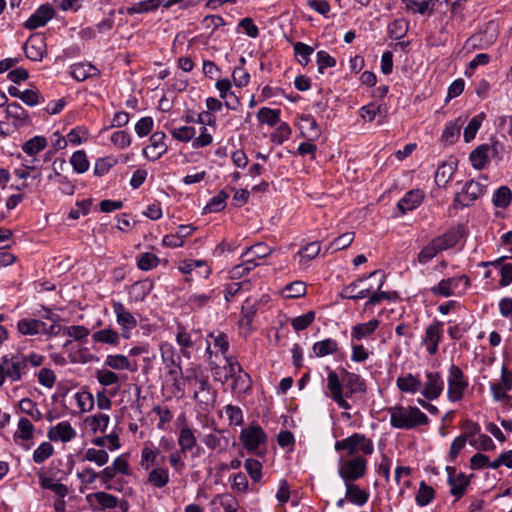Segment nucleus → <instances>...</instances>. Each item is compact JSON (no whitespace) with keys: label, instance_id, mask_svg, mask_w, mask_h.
<instances>
[{"label":"nucleus","instance_id":"17","mask_svg":"<svg viewBox=\"0 0 512 512\" xmlns=\"http://www.w3.org/2000/svg\"><path fill=\"white\" fill-rule=\"evenodd\" d=\"M54 16V9L50 4L40 5L36 11L27 19L25 27L34 30L43 27Z\"/></svg>","mask_w":512,"mask_h":512},{"label":"nucleus","instance_id":"39","mask_svg":"<svg viewBox=\"0 0 512 512\" xmlns=\"http://www.w3.org/2000/svg\"><path fill=\"white\" fill-rule=\"evenodd\" d=\"M338 349V344L334 339L327 338L316 342L313 345V352L317 357H324L334 354Z\"/></svg>","mask_w":512,"mask_h":512},{"label":"nucleus","instance_id":"14","mask_svg":"<svg viewBox=\"0 0 512 512\" xmlns=\"http://www.w3.org/2000/svg\"><path fill=\"white\" fill-rule=\"evenodd\" d=\"M443 337V323L436 321L429 325L425 330L423 344L430 355H435L438 351V344Z\"/></svg>","mask_w":512,"mask_h":512},{"label":"nucleus","instance_id":"25","mask_svg":"<svg viewBox=\"0 0 512 512\" xmlns=\"http://www.w3.org/2000/svg\"><path fill=\"white\" fill-rule=\"evenodd\" d=\"M346 499L357 506H363L368 502L369 493L368 491L361 489L357 484L346 483Z\"/></svg>","mask_w":512,"mask_h":512},{"label":"nucleus","instance_id":"29","mask_svg":"<svg viewBox=\"0 0 512 512\" xmlns=\"http://www.w3.org/2000/svg\"><path fill=\"white\" fill-rule=\"evenodd\" d=\"M104 364L114 370H129L132 372L137 370L136 363L132 364L128 357L122 354L108 355Z\"/></svg>","mask_w":512,"mask_h":512},{"label":"nucleus","instance_id":"16","mask_svg":"<svg viewBox=\"0 0 512 512\" xmlns=\"http://www.w3.org/2000/svg\"><path fill=\"white\" fill-rule=\"evenodd\" d=\"M446 471L448 473L450 493L456 497V499H460L465 494L470 481L464 473L456 475V469L454 467L448 466Z\"/></svg>","mask_w":512,"mask_h":512},{"label":"nucleus","instance_id":"33","mask_svg":"<svg viewBox=\"0 0 512 512\" xmlns=\"http://www.w3.org/2000/svg\"><path fill=\"white\" fill-rule=\"evenodd\" d=\"M169 477L167 468L156 466L148 473L147 482L155 488H163L169 483Z\"/></svg>","mask_w":512,"mask_h":512},{"label":"nucleus","instance_id":"41","mask_svg":"<svg viewBox=\"0 0 512 512\" xmlns=\"http://www.w3.org/2000/svg\"><path fill=\"white\" fill-rule=\"evenodd\" d=\"M484 119H485V114L482 112V113H479L476 116H474L469 121V123L465 127L464 133H463V138H464L465 142L468 143V142L472 141L475 138V136H476L478 130L480 129Z\"/></svg>","mask_w":512,"mask_h":512},{"label":"nucleus","instance_id":"55","mask_svg":"<svg viewBox=\"0 0 512 512\" xmlns=\"http://www.w3.org/2000/svg\"><path fill=\"white\" fill-rule=\"evenodd\" d=\"M159 455L158 449L145 445L141 451V466L145 469H149L150 466L157 465V457Z\"/></svg>","mask_w":512,"mask_h":512},{"label":"nucleus","instance_id":"62","mask_svg":"<svg viewBox=\"0 0 512 512\" xmlns=\"http://www.w3.org/2000/svg\"><path fill=\"white\" fill-rule=\"evenodd\" d=\"M314 320L315 312L308 311L307 313L292 319L291 325L295 331H302L310 326Z\"/></svg>","mask_w":512,"mask_h":512},{"label":"nucleus","instance_id":"28","mask_svg":"<svg viewBox=\"0 0 512 512\" xmlns=\"http://www.w3.org/2000/svg\"><path fill=\"white\" fill-rule=\"evenodd\" d=\"M460 231L458 229H449L444 234L433 238L432 240L438 247V250L444 251L454 247L460 240Z\"/></svg>","mask_w":512,"mask_h":512},{"label":"nucleus","instance_id":"53","mask_svg":"<svg viewBox=\"0 0 512 512\" xmlns=\"http://www.w3.org/2000/svg\"><path fill=\"white\" fill-rule=\"evenodd\" d=\"M286 298H300L306 294V284L303 281H294L287 284L283 290Z\"/></svg>","mask_w":512,"mask_h":512},{"label":"nucleus","instance_id":"54","mask_svg":"<svg viewBox=\"0 0 512 512\" xmlns=\"http://www.w3.org/2000/svg\"><path fill=\"white\" fill-rule=\"evenodd\" d=\"M89 497H93L103 509H112L118 506V498L106 492H96Z\"/></svg>","mask_w":512,"mask_h":512},{"label":"nucleus","instance_id":"27","mask_svg":"<svg viewBox=\"0 0 512 512\" xmlns=\"http://www.w3.org/2000/svg\"><path fill=\"white\" fill-rule=\"evenodd\" d=\"M320 250V243L318 241H313L301 248L295 255V258L299 259V265L301 267L306 268L308 263L317 257V255L320 253Z\"/></svg>","mask_w":512,"mask_h":512},{"label":"nucleus","instance_id":"49","mask_svg":"<svg viewBox=\"0 0 512 512\" xmlns=\"http://www.w3.org/2000/svg\"><path fill=\"white\" fill-rule=\"evenodd\" d=\"M85 460L94 462L98 466H104L109 460L107 451L103 449L88 448L84 454Z\"/></svg>","mask_w":512,"mask_h":512},{"label":"nucleus","instance_id":"31","mask_svg":"<svg viewBox=\"0 0 512 512\" xmlns=\"http://www.w3.org/2000/svg\"><path fill=\"white\" fill-rule=\"evenodd\" d=\"M7 116L12 118L15 127H23L28 123L27 111L17 102L8 104L6 109Z\"/></svg>","mask_w":512,"mask_h":512},{"label":"nucleus","instance_id":"30","mask_svg":"<svg viewBox=\"0 0 512 512\" xmlns=\"http://www.w3.org/2000/svg\"><path fill=\"white\" fill-rule=\"evenodd\" d=\"M396 384L398 389L402 392L412 394L418 391L421 392L422 381L411 373L398 377Z\"/></svg>","mask_w":512,"mask_h":512},{"label":"nucleus","instance_id":"26","mask_svg":"<svg viewBox=\"0 0 512 512\" xmlns=\"http://www.w3.org/2000/svg\"><path fill=\"white\" fill-rule=\"evenodd\" d=\"M70 74L74 79L81 82L99 76L100 71L90 63H76L71 66Z\"/></svg>","mask_w":512,"mask_h":512},{"label":"nucleus","instance_id":"15","mask_svg":"<svg viewBox=\"0 0 512 512\" xmlns=\"http://www.w3.org/2000/svg\"><path fill=\"white\" fill-rule=\"evenodd\" d=\"M166 135L164 132H155L150 136V144L143 150L144 155L151 161H156L167 151L164 142Z\"/></svg>","mask_w":512,"mask_h":512},{"label":"nucleus","instance_id":"43","mask_svg":"<svg viewBox=\"0 0 512 512\" xmlns=\"http://www.w3.org/2000/svg\"><path fill=\"white\" fill-rule=\"evenodd\" d=\"M379 325V321L376 319L370 320L366 323H361L353 327L352 337L356 340H361L362 338L373 333Z\"/></svg>","mask_w":512,"mask_h":512},{"label":"nucleus","instance_id":"48","mask_svg":"<svg viewBox=\"0 0 512 512\" xmlns=\"http://www.w3.org/2000/svg\"><path fill=\"white\" fill-rule=\"evenodd\" d=\"M54 453V447L50 442L41 443L33 452V461L36 464L45 462Z\"/></svg>","mask_w":512,"mask_h":512},{"label":"nucleus","instance_id":"5","mask_svg":"<svg viewBox=\"0 0 512 512\" xmlns=\"http://www.w3.org/2000/svg\"><path fill=\"white\" fill-rule=\"evenodd\" d=\"M240 441L244 448L258 456H263L261 445L267 441V435L259 425H250L240 433Z\"/></svg>","mask_w":512,"mask_h":512},{"label":"nucleus","instance_id":"20","mask_svg":"<svg viewBox=\"0 0 512 512\" xmlns=\"http://www.w3.org/2000/svg\"><path fill=\"white\" fill-rule=\"evenodd\" d=\"M203 443L211 450L225 452L229 446V439L224 436V430L214 428L213 433L206 434Z\"/></svg>","mask_w":512,"mask_h":512},{"label":"nucleus","instance_id":"21","mask_svg":"<svg viewBox=\"0 0 512 512\" xmlns=\"http://www.w3.org/2000/svg\"><path fill=\"white\" fill-rule=\"evenodd\" d=\"M423 198L424 194L421 190H411L398 201L397 207L401 214L404 215L406 212L417 208L422 203Z\"/></svg>","mask_w":512,"mask_h":512},{"label":"nucleus","instance_id":"8","mask_svg":"<svg viewBox=\"0 0 512 512\" xmlns=\"http://www.w3.org/2000/svg\"><path fill=\"white\" fill-rule=\"evenodd\" d=\"M448 399L452 402L461 400L468 388V381L463 371L456 365H451L448 375Z\"/></svg>","mask_w":512,"mask_h":512},{"label":"nucleus","instance_id":"38","mask_svg":"<svg viewBox=\"0 0 512 512\" xmlns=\"http://www.w3.org/2000/svg\"><path fill=\"white\" fill-rule=\"evenodd\" d=\"M95 342L117 346L120 342L119 334L116 330L105 328L95 332L92 336Z\"/></svg>","mask_w":512,"mask_h":512},{"label":"nucleus","instance_id":"63","mask_svg":"<svg viewBox=\"0 0 512 512\" xmlns=\"http://www.w3.org/2000/svg\"><path fill=\"white\" fill-rule=\"evenodd\" d=\"M75 399L81 412H89L93 409L94 398L91 393L86 391L77 392Z\"/></svg>","mask_w":512,"mask_h":512},{"label":"nucleus","instance_id":"50","mask_svg":"<svg viewBox=\"0 0 512 512\" xmlns=\"http://www.w3.org/2000/svg\"><path fill=\"white\" fill-rule=\"evenodd\" d=\"M257 118L261 123L275 126L279 122L280 110L263 107L257 112Z\"/></svg>","mask_w":512,"mask_h":512},{"label":"nucleus","instance_id":"9","mask_svg":"<svg viewBox=\"0 0 512 512\" xmlns=\"http://www.w3.org/2000/svg\"><path fill=\"white\" fill-rule=\"evenodd\" d=\"M367 470V461L362 456L354 457L344 462L339 468V476L344 483H354V481L362 478Z\"/></svg>","mask_w":512,"mask_h":512},{"label":"nucleus","instance_id":"11","mask_svg":"<svg viewBox=\"0 0 512 512\" xmlns=\"http://www.w3.org/2000/svg\"><path fill=\"white\" fill-rule=\"evenodd\" d=\"M379 273H381L380 270H375L372 273H370L367 277H361L349 283L343 288L340 296L342 298L352 300H359L368 297L372 291V287L361 286V284H363L367 278H371Z\"/></svg>","mask_w":512,"mask_h":512},{"label":"nucleus","instance_id":"3","mask_svg":"<svg viewBox=\"0 0 512 512\" xmlns=\"http://www.w3.org/2000/svg\"><path fill=\"white\" fill-rule=\"evenodd\" d=\"M24 354H6L0 358V387L6 379L18 382L26 373Z\"/></svg>","mask_w":512,"mask_h":512},{"label":"nucleus","instance_id":"61","mask_svg":"<svg viewBox=\"0 0 512 512\" xmlns=\"http://www.w3.org/2000/svg\"><path fill=\"white\" fill-rule=\"evenodd\" d=\"M460 120L458 119L457 121L455 122H449L444 131H443V134H442V138L447 142V143H454L457 138L459 137L460 135V129H461V125L462 123H459Z\"/></svg>","mask_w":512,"mask_h":512},{"label":"nucleus","instance_id":"18","mask_svg":"<svg viewBox=\"0 0 512 512\" xmlns=\"http://www.w3.org/2000/svg\"><path fill=\"white\" fill-rule=\"evenodd\" d=\"M76 430L68 421H62L49 428L47 436L51 441L69 442L76 437Z\"/></svg>","mask_w":512,"mask_h":512},{"label":"nucleus","instance_id":"46","mask_svg":"<svg viewBox=\"0 0 512 512\" xmlns=\"http://www.w3.org/2000/svg\"><path fill=\"white\" fill-rule=\"evenodd\" d=\"M86 422L89 424L91 430L94 433L98 431L105 432L109 425L110 417L109 415L103 413L95 414L93 416L88 417L86 419Z\"/></svg>","mask_w":512,"mask_h":512},{"label":"nucleus","instance_id":"40","mask_svg":"<svg viewBox=\"0 0 512 512\" xmlns=\"http://www.w3.org/2000/svg\"><path fill=\"white\" fill-rule=\"evenodd\" d=\"M435 497V490L427 485L425 481H421L419 484V489L415 496L416 503L421 506H427Z\"/></svg>","mask_w":512,"mask_h":512},{"label":"nucleus","instance_id":"51","mask_svg":"<svg viewBox=\"0 0 512 512\" xmlns=\"http://www.w3.org/2000/svg\"><path fill=\"white\" fill-rule=\"evenodd\" d=\"M512 199L511 190L507 186L499 187L493 196V204L499 208H506Z\"/></svg>","mask_w":512,"mask_h":512},{"label":"nucleus","instance_id":"34","mask_svg":"<svg viewBox=\"0 0 512 512\" xmlns=\"http://www.w3.org/2000/svg\"><path fill=\"white\" fill-rule=\"evenodd\" d=\"M489 157V145L482 144L470 153L469 159L475 169L481 170L486 166Z\"/></svg>","mask_w":512,"mask_h":512},{"label":"nucleus","instance_id":"35","mask_svg":"<svg viewBox=\"0 0 512 512\" xmlns=\"http://www.w3.org/2000/svg\"><path fill=\"white\" fill-rule=\"evenodd\" d=\"M35 432V427L32 424L31 420L26 417H21L17 424V430L14 433V440H24L29 441L33 439Z\"/></svg>","mask_w":512,"mask_h":512},{"label":"nucleus","instance_id":"24","mask_svg":"<svg viewBox=\"0 0 512 512\" xmlns=\"http://www.w3.org/2000/svg\"><path fill=\"white\" fill-rule=\"evenodd\" d=\"M17 330L22 335L34 336L45 330V323L39 319L24 318L18 321Z\"/></svg>","mask_w":512,"mask_h":512},{"label":"nucleus","instance_id":"13","mask_svg":"<svg viewBox=\"0 0 512 512\" xmlns=\"http://www.w3.org/2000/svg\"><path fill=\"white\" fill-rule=\"evenodd\" d=\"M421 394L428 400L437 399L443 392L444 381L439 372H426Z\"/></svg>","mask_w":512,"mask_h":512},{"label":"nucleus","instance_id":"32","mask_svg":"<svg viewBox=\"0 0 512 512\" xmlns=\"http://www.w3.org/2000/svg\"><path fill=\"white\" fill-rule=\"evenodd\" d=\"M38 478L42 489L50 490L62 499L68 495L69 489L66 485L59 482H54L52 478L47 477L42 473L38 474Z\"/></svg>","mask_w":512,"mask_h":512},{"label":"nucleus","instance_id":"10","mask_svg":"<svg viewBox=\"0 0 512 512\" xmlns=\"http://www.w3.org/2000/svg\"><path fill=\"white\" fill-rule=\"evenodd\" d=\"M112 308L116 315L117 324L121 327L122 337L124 339H129L131 331L137 327L136 318L120 301H113Z\"/></svg>","mask_w":512,"mask_h":512},{"label":"nucleus","instance_id":"12","mask_svg":"<svg viewBox=\"0 0 512 512\" xmlns=\"http://www.w3.org/2000/svg\"><path fill=\"white\" fill-rule=\"evenodd\" d=\"M485 186L477 181L470 180L465 183L461 192L457 193L455 202L463 207L470 206L475 200L483 195Z\"/></svg>","mask_w":512,"mask_h":512},{"label":"nucleus","instance_id":"6","mask_svg":"<svg viewBox=\"0 0 512 512\" xmlns=\"http://www.w3.org/2000/svg\"><path fill=\"white\" fill-rule=\"evenodd\" d=\"M194 380V399L204 411H209L214 407L216 401V391L211 387L208 376H195Z\"/></svg>","mask_w":512,"mask_h":512},{"label":"nucleus","instance_id":"58","mask_svg":"<svg viewBox=\"0 0 512 512\" xmlns=\"http://www.w3.org/2000/svg\"><path fill=\"white\" fill-rule=\"evenodd\" d=\"M198 332H187L184 328L179 327L176 335V341L182 348H191L197 340Z\"/></svg>","mask_w":512,"mask_h":512},{"label":"nucleus","instance_id":"2","mask_svg":"<svg viewBox=\"0 0 512 512\" xmlns=\"http://www.w3.org/2000/svg\"><path fill=\"white\" fill-rule=\"evenodd\" d=\"M390 424L397 429L410 430L428 424V417L415 406H394L389 408Z\"/></svg>","mask_w":512,"mask_h":512},{"label":"nucleus","instance_id":"42","mask_svg":"<svg viewBox=\"0 0 512 512\" xmlns=\"http://www.w3.org/2000/svg\"><path fill=\"white\" fill-rule=\"evenodd\" d=\"M211 504H219L224 509V512H238L237 499L228 493L217 495L211 501Z\"/></svg>","mask_w":512,"mask_h":512},{"label":"nucleus","instance_id":"23","mask_svg":"<svg viewBox=\"0 0 512 512\" xmlns=\"http://www.w3.org/2000/svg\"><path fill=\"white\" fill-rule=\"evenodd\" d=\"M177 443L181 453H187L197 446L194 431L187 424L180 428Z\"/></svg>","mask_w":512,"mask_h":512},{"label":"nucleus","instance_id":"52","mask_svg":"<svg viewBox=\"0 0 512 512\" xmlns=\"http://www.w3.org/2000/svg\"><path fill=\"white\" fill-rule=\"evenodd\" d=\"M454 173V167L451 164L443 163L435 173V182L439 187L445 186Z\"/></svg>","mask_w":512,"mask_h":512},{"label":"nucleus","instance_id":"60","mask_svg":"<svg viewBox=\"0 0 512 512\" xmlns=\"http://www.w3.org/2000/svg\"><path fill=\"white\" fill-rule=\"evenodd\" d=\"M244 468L254 482H259L262 477V464L255 459L245 460Z\"/></svg>","mask_w":512,"mask_h":512},{"label":"nucleus","instance_id":"19","mask_svg":"<svg viewBox=\"0 0 512 512\" xmlns=\"http://www.w3.org/2000/svg\"><path fill=\"white\" fill-rule=\"evenodd\" d=\"M27 58L32 61H41L46 53V43L42 36L37 35L27 40L24 46Z\"/></svg>","mask_w":512,"mask_h":512},{"label":"nucleus","instance_id":"57","mask_svg":"<svg viewBox=\"0 0 512 512\" xmlns=\"http://www.w3.org/2000/svg\"><path fill=\"white\" fill-rule=\"evenodd\" d=\"M212 299L211 293H192L187 299V304L192 310L206 307Z\"/></svg>","mask_w":512,"mask_h":512},{"label":"nucleus","instance_id":"64","mask_svg":"<svg viewBox=\"0 0 512 512\" xmlns=\"http://www.w3.org/2000/svg\"><path fill=\"white\" fill-rule=\"evenodd\" d=\"M294 52L295 55L299 57V63L302 65H307L310 61V55L314 52V49L307 44L297 42L294 44Z\"/></svg>","mask_w":512,"mask_h":512},{"label":"nucleus","instance_id":"45","mask_svg":"<svg viewBox=\"0 0 512 512\" xmlns=\"http://www.w3.org/2000/svg\"><path fill=\"white\" fill-rule=\"evenodd\" d=\"M386 113V108H383L382 105H377L375 103H370L368 105L361 107L360 109V116L368 122L373 121L377 115L385 117Z\"/></svg>","mask_w":512,"mask_h":512},{"label":"nucleus","instance_id":"59","mask_svg":"<svg viewBox=\"0 0 512 512\" xmlns=\"http://www.w3.org/2000/svg\"><path fill=\"white\" fill-rule=\"evenodd\" d=\"M440 252L437 245L431 240L417 255V260L420 264H427Z\"/></svg>","mask_w":512,"mask_h":512},{"label":"nucleus","instance_id":"44","mask_svg":"<svg viewBox=\"0 0 512 512\" xmlns=\"http://www.w3.org/2000/svg\"><path fill=\"white\" fill-rule=\"evenodd\" d=\"M229 195L226 191L221 190L217 195L213 196L204 207V213L219 212L225 208V202Z\"/></svg>","mask_w":512,"mask_h":512},{"label":"nucleus","instance_id":"22","mask_svg":"<svg viewBox=\"0 0 512 512\" xmlns=\"http://www.w3.org/2000/svg\"><path fill=\"white\" fill-rule=\"evenodd\" d=\"M299 128L303 137L310 141L318 139L321 135L317 121L308 115L300 117Z\"/></svg>","mask_w":512,"mask_h":512},{"label":"nucleus","instance_id":"56","mask_svg":"<svg viewBox=\"0 0 512 512\" xmlns=\"http://www.w3.org/2000/svg\"><path fill=\"white\" fill-rule=\"evenodd\" d=\"M159 264V258L150 252H145L139 255L137 266L140 270L149 271L156 268Z\"/></svg>","mask_w":512,"mask_h":512},{"label":"nucleus","instance_id":"37","mask_svg":"<svg viewBox=\"0 0 512 512\" xmlns=\"http://www.w3.org/2000/svg\"><path fill=\"white\" fill-rule=\"evenodd\" d=\"M197 268H203V272H200V276L205 279L208 278L211 274L210 267L203 260H186L183 261L179 266V270L184 274H190Z\"/></svg>","mask_w":512,"mask_h":512},{"label":"nucleus","instance_id":"47","mask_svg":"<svg viewBox=\"0 0 512 512\" xmlns=\"http://www.w3.org/2000/svg\"><path fill=\"white\" fill-rule=\"evenodd\" d=\"M70 163L74 171L79 174L86 172L89 168V161L83 150L74 152L70 158Z\"/></svg>","mask_w":512,"mask_h":512},{"label":"nucleus","instance_id":"36","mask_svg":"<svg viewBox=\"0 0 512 512\" xmlns=\"http://www.w3.org/2000/svg\"><path fill=\"white\" fill-rule=\"evenodd\" d=\"M47 146V140L43 136H34L31 139L27 140L22 145V151L30 156L34 157L37 155L40 151L44 150Z\"/></svg>","mask_w":512,"mask_h":512},{"label":"nucleus","instance_id":"1","mask_svg":"<svg viewBox=\"0 0 512 512\" xmlns=\"http://www.w3.org/2000/svg\"><path fill=\"white\" fill-rule=\"evenodd\" d=\"M327 393L339 408L349 410L351 405L348 403L346 398H351L353 395L358 393H364L366 391L365 382L361 377L353 372L343 370L339 375L334 370L327 367Z\"/></svg>","mask_w":512,"mask_h":512},{"label":"nucleus","instance_id":"4","mask_svg":"<svg viewBox=\"0 0 512 512\" xmlns=\"http://www.w3.org/2000/svg\"><path fill=\"white\" fill-rule=\"evenodd\" d=\"M469 285V278L466 275H459L442 279L437 285L431 288V293L437 296L450 297L464 293Z\"/></svg>","mask_w":512,"mask_h":512},{"label":"nucleus","instance_id":"7","mask_svg":"<svg viewBox=\"0 0 512 512\" xmlns=\"http://www.w3.org/2000/svg\"><path fill=\"white\" fill-rule=\"evenodd\" d=\"M335 449L337 451L346 450L348 455H354L357 451L371 455L374 451V446L372 441L367 439L365 435L354 433L345 439L337 441L335 443Z\"/></svg>","mask_w":512,"mask_h":512}]
</instances>
